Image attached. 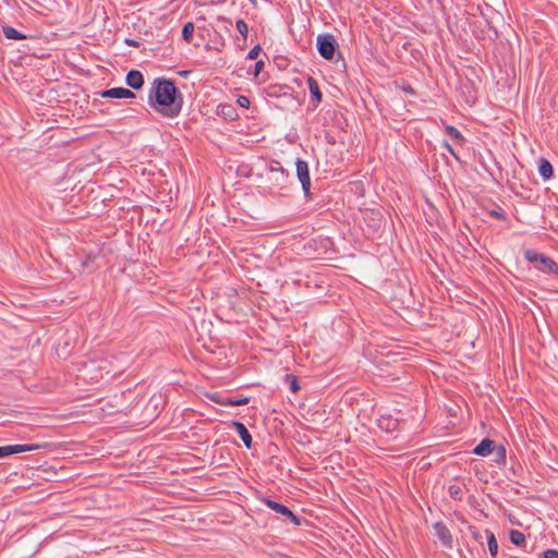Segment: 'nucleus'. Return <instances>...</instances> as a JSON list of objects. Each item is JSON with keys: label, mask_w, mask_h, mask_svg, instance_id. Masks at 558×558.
I'll list each match as a JSON object with an SVG mask.
<instances>
[{"label": "nucleus", "mask_w": 558, "mask_h": 558, "mask_svg": "<svg viewBox=\"0 0 558 558\" xmlns=\"http://www.w3.org/2000/svg\"><path fill=\"white\" fill-rule=\"evenodd\" d=\"M262 51V48L259 45L254 46L247 53V59L255 60Z\"/></svg>", "instance_id": "bb28decb"}, {"label": "nucleus", "mask_w": 558, "mask_h": 558, "mask_svg": "<svg viewBox=\"0 0 558 558\" xmlns=\"http://www.w3.org/2000/svg\"><path fill=\"white\" fill-rule=\"evenodd\" d=\"M148 105L167 118H175L183 107V95L170 78L157 77L148 93Z\"/></svg>", "instance_id": "f257e3e1"}, {"label": "nucleus", "mask_w": 558, "mask_h": 558, "mask_svg": "<svg viewBox=\"0 0 558 558\" xmlns=\"http://www.w3.org/2000/svg\"><path fill=\"white\" fill-rule=\"evenodd\" d=\"M495 448V441L489 438H485L477 446H475L473 453L476 456L486 457L492 453Z\"/></svg>", "instance_id": "ddd939ff"}, {"label": "nucleus", "mask_w": 558, "mask_h": 558, "mask_svg": "<svg viewBox=\"0 0 558 558\" xmlns=\"http://www.w3.org/2000/svg\"><path fill=\"white\" fill-rule=\"evenodd\" d=\"M39 448H40V446L37 444L1 446L0 447V459H2L4 457H9L11 454H15V453H22V452H26V451L37 450Z\"/></svg>", "instance_id": "0eeeda50"}, {"label": "nucleus", "mask_w": 558, "mask_h": 558, "mask_svg": "<svg viewBox=\"0 0 558 558\" xmlns=\"http://www.w3.org/2000/svg\"><path fill=\"white\" fill-rule=\"evenodd\" d=\"M487 533V546L489 554L495 557L498 553V542L493 532L486 531Z\"/></svg>", "instance_id": "aec40b11"}, {"label": "nucleus", "mask_w": 558, "mask_h": 558, "mask_svg": "<svg viewBox=\"0 0 558 558\" xmlns=\"http://www.w3.org/2000/svg\"><path fill=\"white\" fill-rule=\"evenodd\" d=\"M125 44L128 46L135 47V48L140 47V43L137 40H135V39L126 38L125 39Z\"/></svg>", "instance_id": "2f4dec72"}, {"label": "nucleus", "mask_w": 558, "mask_h": 558, "mask_svg": "<svg viewBox=\"0 0 558 558\" xmlns=\"http://www.w3.org/2000/svg\"><path fill=\"white\" fill-rule=\"evenodd\" d=\"M286 381L289 384L290 390L292 392H298L300 390V385H299L298 378L293 374H287Z\"/></svg>", "instance_id": "5701e85b"}, {"label": "nucleus", "mask_w": 558, "mask_h": 558, "mask_svg": "<svg viewBox=\"0 0 558 558\" xmlns=\"http://www.w3.org/2000/svg\"><path fill=\"white\" fill-rule=\"evenodd\" d=\"M100 97L102 98H114V99H126V98H135V94L124 87H113L109 89H105L100 92Z\"/></svg>", "instance_id": "6e6552de"}, {"label": "nucleus", "mask_w": 558, "mask_h": 558, "mask_svg": "<svg viewBox=\"0 0 558 558\" xmlns=\"http://www.w3.org/2000/svg\"><path fill=\"white\" fill-rule=\"evenodd\" d=\"M316 46L319 54L326 59L331 60L335 56L338 44L332 34L325 33L319 34L316 39Z\"/></svg>", "instance_id": "20e7f679"}, {"label": "nucleus", "mask_w": 558, "mask_h": 558, "mask_svg": "<svg viewBox=\"0 0 558 558\" xmlns=\"http://www.w3.org/2000/svg\"><path fill=\"white\" fill-rule=\"evenodd\" d=\"M232 426L235 429V432L238 433L239 437L242 439L244 446L247 449H251L252 444H253V438H252V435L250 434L247 427L242 422H239V421L232 422Z\"/></svg>", "instance_id": "9b49d317"}, {"label": "nucleus", "mask_w": 558, "mask_h": 558, "mask_svg": "<svg viewBox=\"0 0 558 558\" xmlns=\"http://www.w3.org/2000/svg\"><path fill=\"white\" fill-rule=\"evenodd\" d=\"M236 102L242 108H248L251 105L250 98L244 95H240L236 99Z\"/></svg>", "instance_id": "cd10ccee"}, {"label": "nucleus", "mask_w": 558, "mask_h": 558, "mask_svg": "<svg viewBox=\"0 0 558 558\" xmlns=\"http://www.w3.org/2000/svg\"><path fill=\"white\" fill-rule=\"evenodd\" d=\"M445 132L448 136H450L457 144L463 145L465 143V137L462 133L454 128L453 125H447Z\"/></svg>", "instance_id": "dca6fc26"}, {"label": "nucleus", "mask_w": 558, "mask_h": 558, "mask_svg": "<svg viewBox=\"0 0 558 558\" xmlns=\"http://www.w3.org/2000/svg\"><path fill=\"white\" fill-rule=\"evenodd\" d=\"M125 82L131 88L138 90L144 85V75L138 70H130L126 74Z\"/></svg>", "instance_id": "f8f14e48"}, {"label": "nucleus", "mask_w": 558, "mask_h": 558, "mask_svg": "<svg viewBox=\"0 0 558 558\" xmlns=\"http://www.w3.org/2000/svg\"><path fill=\"white\" fill-rule=\"evenodd\" d=\"M252 4H256V0H248Z\"/></svg>", "instance_id": "f704fd0d"}, {"label": "nucleus", "mask_w": 558, "mask_h": 558, "mask_svg": "<svg viewBox=\"0 0 558 558\" xmlns=\"http://www.w3.org/2000/svg\"><path fill=\"white\" fill-rule=\"evenodd\" d=\"M307 85L312 96V100L314 101V105L317 106L323 99V94L319 89L318 83L313 76H308Z\"/></svg>", "instance_id": "4468645a"}, {"label": "nucleus", "mask_w": 558, "mask_h": 558, "mask_svg": "<svg viewBox=\"0 0 558 558\" xmlns=\"http://www.w3.org/2000/svg\"><path fill=\"white\" fill-rule=\"evenodd\" d=\"M444 147L446 148V150H447L451 156H453L457 160H459V157H458L457 153L454 151V149L452 148V146H451L447 141H445V142H444Z\"/></svg>", "instance_id": "c756f323"}, {"label": "nucleus", "mask_w": 558, "mask_h": 558, "mask_svg": "<svg viewBox=\"0 0 558 558\" xmlns=\"http://www.w3.org/2000/svg\"><path fill=\"white\" fill-rule=\"evenodd\" d=\"M543 558H558V550L557 549H546L542 554Z\"/></svg>", "instance_id": "c85d7f7f"}, {"label": "nucleus", "mask_w": 558, "mask_h": 558, "mask_svg": "<svg viewBox=\"0 0 558 558\" xmlns=\"http://www.w3.org/2000/svg\"><path fill=\"white\" fill-rule=\"evenodd\" d=\"M218 113L233 119L235 116V109L232 105H220Z\"/></svg>", "instance_id": "4be33fe9"}, {"label": "nucleus", "mask_w": 558, "mask_h": 558, "mask_svg": "<svg viewBox=\"0 0 558 558\" xmlns=\"http://www.w3.org/2000/svg\"><path fill=\"white\" fill-rule=\"evenodd\" d=\"M268 186L271 195H281L282 191L287 190L290 182L289 172L281 166L279 161H274L269 168Z\"/></svg>", "instance_id": "f03ea898"}, {"label": "nucleus", "mask_w": 558, "mask_h": 558, "mask_svg": "<svg viewBox=\"0 0 558 558\" xmlns=\"http://www.w3.org/2000/svg\"><path fill=\"white\" fill-rule=\"evenodd\" d=\"M495 461L497 463H505L506 462V448L504 446H499L497 448Z\"/></svg>", "instance_id": "a878e982"}, {"label": "nucleus", "mask_w": 558, "mask_h": 558, "mask_svg": "<svg viewBox=\"0 0 558 558\" xmlns=\"http://www.w3.org/2000/svg\"><path fill=\"white\" fill-rule=\"evenodd\" d=\"M538 173L544 180H549L554 175V168L546 158H541L538 162Z\"/></svg>", "instance_id": "2eb2a0df"}, {"label": "nucleus", "mask_w": 558, "mask_h": 558, "mask_svg": "<svg viewBox=\"0 0 558 558\" xmlns=\"http://www.w3.org/2000/svg\"><path fill=\"white\" fill-rule=\"evenodd\" d=\"M235 27H236L238 32L241 34V36L243 37V39H246L247 34H248V26H247L246 22L244 20L240 19L236 21Z\"/></svg>", "instance_id": "393cba45"}, {"label": "nucleus", "mask_w": 558, "mask_h": 558, "mask_svg": "<svg viewBox=\"0 0 558 558\" xmlns=\"http://www.w3.org/2000/svg\"><path fill=\"white\" fill-rule=\"evenodd\" d=\"M264 61L263 60H258L255 65H254V76H257L259 74V72L263 70L264 68Z\"/></svg>", "instance_id": "7c9ffc66"}, {"label": "nucleus", "mask_w": 558, "mask_h": 558, "mask_svg": "<svg viewBox=\"0 0 558 558\" xmlns=\"http://www.w3.org/2000/svg\"><path fill=\"white\" fill-rule=\"evenodd\" d=\"M264 502L272 511L287 517L294 525H301V519L294 514L287 506L268 498L265 499Z\"/></svg>", "instance_id": "423d86ee"}, {"label": "nucleus", "mask_w": 558, "mask_h": 558, "mask_svg": "<svg viewBox=\"0 0 558 558\" xmlns=\"http://www.w3.org/2000/svg\"><path fill=\"white\" fill-rule=\"evenodd\" d=\"M194 24L192 22H187L183 25V28H182V38L186 41V43H192L193 40V34H194Z\"/></svg>", "instance_id": "412c9836"}, {"label": "nucleus", "mask_w": 558, "mask_h": 558, "mask_svg": "<svg viewBox=\"0 0 558 558\" xmlns=\"http://www.w3.org/2000/svg\"><path fill=\"white\" fill-rule=\"evenodd\" d=\"M377 426L387 433H392L398 429L399 421L390 414L380 415L377 420Z\"/></svg>", "instance_id": "9d476101"}, {"label": "nucleus", "mask_w": 558, "mask_h": 558, "mask_svg": "<svg viewBox=\"0 0 558 558\" xmlns=\"http://www.w3.org/2000/svg\"><path fill=\"white\" fill-rule=\"evenodd\" d=\"M218 403L221 405H230V407H239L244 405L248 403V398H233V397H226L221 400H217Z\"/></svg>", "instance_id": "f3484780"}, {"label": "nucleus", "mask_w": 558, "mask_h": 558, "mask_svg": "<svg viewBox=\"0 0 558 558\" xmlns=\"http://www.w3.org/2000/svg\"><path fill=\"white\" fill-rule=\"evenodd\" d=\"M490 216H493V217H495L497 219H500V220L505 219V215L501 211L493 210V211H490Z\"/></svg>", "instance_id": "473e14b6"}, {"label": "nucleus", "mask_w": 558, "mask_h": 558, "mask_svg": "<svg viewBox=\"0 0 558 558\" xmlns=\"http://www.w3.org/2000/svg\"><path fill=\"white\" fill-rule=\"evenodd\" d=\"M509 538L513 545L519 547H524L526 544L524 534L518 530H511L509 532Z\"/></svg>", "instance_id": "a211bd4d"}, {"label": "nucleus", "mask_w": 558, "mask_h": 558, "mask_svg": "<svg viewBox=\"0 0 558 558\" xmlns=\"http://www.w3.org/2000/svg\"><path fill=\"white\" fill-rule=\"evenodd\" d=\"M2 31L8 39L21 40L26 38V35L20 33L12 26H3Z\"/></svg>", "instance_id": "6ab92c4d"}, {"label": "nucleus", "mask_w": 558, "mask_h": 558, "mask_svg": "<svg viewBox=\"0 0 558 558\" xmlns=\"http://www.w3.org/2000/svg\"><path fill=\"white\" fill-rule=\"evenodd\" d=\"M448 494L453 500H461L462 499V489L458 485H450L448 487Z\"/></svg>", "instance_id": "b1692460"}, {"label": "nucleus", "mask_w": 558, "mask_h": 558, "mask_svg": "<svg viewBox=\"0 0 558 558\" xmlns=\"http://www.w3.org/2000/svg\"><path fill=\"white\" fill-rule=\"evenodd\" d=\"M523 255L527 262L541 264L542 266H536L538 270L558 276V264L551 257L531 248L525 250Z\"/></svg>", "instance_id": "7ed1b4c3"}, {"label": "nucleus", "mask_w": 558, "mask_h": 558, "mask_svg": "<svg viewBox=\"0 0 558 558\" xmlns=\"http://www.w3.org/2000/svg\"><path fill=\"white\" fill-rule=\"evenodd\" d=\"M295 166H296V175H298L299 181L302 184V190L304 192V196L307 199H312L311 177H310L308 163L305 160L298 158Z\"/></svg>", "instance_id": "39448f33"}, {"label": "nucleus", "mask_w": 558, "mask_h": 558, "mask_svg": "<svg viewBox=\"0 0 558 558\" xmlns=\"http://www.w3.org/2000/svg\"><path fill=\"white\" fill-rule=\"evenodd\" d=\"M435 534L441 542V544L448 548L452 547V535L449 529L441 522H437L434 525Z\"/></svg>", "instance_id": "1a4fd4ad"}, {"label": "nucleus", "mask_w": 558, "mask_h": 558, "mask_svg": "<svg viewBox=\"0 0 558 558\" xmlns=\"http://www.w3.org/2000/svg\"><path fill=\"white\" fill-rule=\"evenodd\" d=\"M403 90L410 95H414L415 94V90L414 88L411 86V85H407L403 87Z\"/></svg>", "instance_id": "72a5a7b5"}]
</instances>
